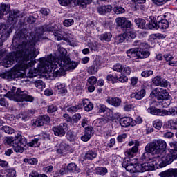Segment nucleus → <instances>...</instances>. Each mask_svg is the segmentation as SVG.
Returning a JSON list of instances; mask_svg holds the SVG:
<instances>
[{"label":"nucleus","instance_id":"obj_1","mask_svg":"<svg viewBox=\"0 0 177 177\" xmlns=\"http://www.w3.org/2000/svg\"><path fill=\"white\" fill-rule=\"evenodd\" d=\"M13 38V42H18V46L16 52L6 55L3 60V66L6 68L12 67L13 63L16 62L17 64L12 68L11 71L6 73H0V77L8 81H13L21 75V71L27 70L28 67L34 66L35 57L38 56L39 52L35 50V43L31 40L30 32L26 29H24L16 32Z\"/></svg>","mask_w":177,"mask_h":177},{"label":"nucleus","instance_id":"obj_2","mask_svg":"<svg viewBox=\"0 0 177 177\" xmlns=\"http://www.w3.org/2000/svg\"><path fill=\"white\" fill-rule=\"evenodd\" d=\"M40 66L44 73L50 74L53 77H62L66 73V69L60 58L55 59L52 55L40 58Z\"/></svg>","mask_w":177,"mask_h":177},{"label":"nucleus","instance_id":"obj_3","mask_svg":"<svg viewBox=\"0 0 177 177\" xmlns=\"http://www.w3.org/2000/svg\"><path fill=\"white\" fill-rule=\"evenodd\" d=\"M135 48H131L127 51V55L130 59H146L150 56V52L145 50L146 44L141 42L140 40L135 41L133 44Z\"/></svg>","mask_w":177,"mask_h":177},{"label":"nucleus","instance_id":"obj_4","mask_svg":"<svg viewBox=\"0 0 177 177\" xmlns=\"http://www.w3.org/2000/svg\"><path fill=\"white\" fill-rule=\"evenodd\" d=\"M123 168H125L128 172H146V171H154L156 167L149 163L133 164L131 162H123L122 164Z\"/></svg>","mask_w":177,"mask_h":177},{"label":"nucleus","instance_id":"obj_5","mask_svg":"<svg viewBox=\"0 0 177 177\" xmlns=\"http://www.w3.org/2000/svg\"><path fill=\"white\" fill-rule=\"evenodd\" d=\"M15 91H16V87H12L6 96L15 102H34V97L28 95L27 91H23L20 88H17L16 92Z\"/></svg>","mask_w":177,"mask_h":177},{"label":"nucleus","instance_id":"obj_6","mask_svg":"<svg viewBox=\"0 0 177 177\" xmlns=\"http://www.w3.org/2000/svg\"><path fill=\"white\" fill-rule=\"evenodd\" d=\"M6 143L11 145L15 147V151L16 153H23L24 147L27 146V140L21 136V134L17 133L15 138L9 137L6 139Z\"/></svg>","mask_w":177,"mask_h":177},{"label":"nucleus","instance_id":"obj_7","mask_svg":"<svg viewBox=\"0 0 177 177\" xmlns=\"http://www.w3.org/2000/svg\"><path fill=\"white\" fill-rule=\"evenodd\" d=\"M57 55L58 59L62 62L65 71L67 70H74L78 66L75 62H71L68 55H67V50L64 48L57 46Z\"/></svg>","mask_w":177,"mask_h":177},{"label":"nucleus","instance_id":"obj_8","mask_svg":"<svg viewBox=\"0 0 177 177\" xmlns=\"http://www.w3.org/2000/svg\"><path fill=\"white\" fill-rule=\"evenodd\" d=\"M160 17H157L156 18L153 16L150 17V21L148 24V28L149 30H153L154 28H156V30H158V28H160L161 30H167L169 27V23L167 19H161L158 21V18Z\"/></svg>","mask_w":177,"mask_h":177},{"label":"nucleus","instance_id":"obj_9","mask_svg":"<svg viewBox=\"0 0 177 177\" xmlns=\"http://www.w3.org/2000/svg\"><path fill=\"white\" fill-rule=\"evenodd\" d=\"M156 158H158V160H160L158 163L159 168H164V167H167V165L172 164V162H174V160H176L177 157L176 155L173 152L166 151L165 156L162 157H156Z\"/></svg>","mask_w":177,"mask_h":177},{"label":"nucleus","instance_id":"obj_10","mask_svg":"<svg viewBox=\"0 0 177 177\" xmlns=\"http://www.w3.org/2000/svg\"><path fill=\"white\" fill-rule=\"evenodd\" d=\"M118 27H120L122 31H129L132 29V22L126 17H118L115 19Z\"/></svg>","mask_w":177,"mask_h":177},{"label":"nucleus","instance_id":"obj_11","mask_svg":"<svg viewBox=\"0 0 177 177\" xmlns=\"http://www.w3.org/2000/svg\"><path fill=\"white\" fill-rule=\"evenodd\" d=\"M154 95L158 100H162V102L171 100V95H169L167 90L162 88H157L154 90Z\"/></svg>","mask_w":177,"mask_h":177},{"label":"nucleus","instance_id":"obj_12","mask_svg":"<svg viewBox=\"0 0 177 177\" xmlns=\"http://www.w3.org/2000/svg\"><path fill=\"white\" fill-rule=\"evenodd\" d=\"M52 130L55 136H59V138H62L66 135V132L67 131V124L66 123H61L57 127H53Z\"/></svg>","mask_w":177,"mask_h":177},{"label":"nucleus","instance_id":"obj_13","mask_svg":"<svg viewBox=\"0 0 177 177\" xmlns=\"http://www.w3.org/2000/svg\"><path fill=\"white\" fill-rule=\"evenodd\" d=\"M145 151L149 152L151 154L155 155V158H157L158 156H160V152L158 151V146L157 145V141H153L149 142L145 146Z\"/></svg>","mask_w":177,"mask_h":177},{"label":"nucleus","instance_id":"obj_14","mask_svg":"<svg viewBox=\"0 0 177 177\" xmlns=\"http://www.w3.org/2000/svg\"><path fill=\"white\" fill-rule=\"evenodd\" d=\"M159 155H158L156 157H164L165 154H167V142L162 140H159L156 141Z\"/></svg>","mask_w":177,"mask_h":177},{"label":"nucleus","instance_id":"obj_15","mask_svg":"<svg viewBox=\"0 0 177 177\" xmlns=\"http://www.w3.org/2000/svg\"><path fill=\"white\" fill-rule=\"evenodd\" d=\"M50 122V118L46 115L39 117L34 122L35 127H44L45 124H49Z\"/></svg>","mask_w":177,"mask_h":177},{"label":"nucleus","instance_id":"obj_16","mask_svg":"<svg viewBox=\"0 0 177 177\" xmlns=\"http://www.w3.org/2000/svg\"><path fill=\"white\" fill-rule=\"evenodd\" d=\"M152 82L156 85V86H162V88H167L168 85H169V82H168L165 79H162L161 76L155 77L152 80Z\"/></svg>","mask_w":177,"mask_h":177},{"label":"nucleus","instance_id":"obj_17","mask_svg":"<svg viewBox=\"0 0 177 177\" xmlns=\"http://www.w3.org/2000/svg\"><path fill=\"white\" fill-rule=\"evenodd\" d=\"M160 177H177V168H170L159 173Z\"/></svg>","mask_w":177,"mask_h":177},{"label":"nucleus","instance_id":"obj_18","mask_svg":"<svg viewBox=\"0 0 177 177\" xmlns=\"http://www.w3.org/2000/svg\"><path fill=\"white\" fill-rule=\"evenodd\" d=\"M120 124L121 127H123L124 128H127V127H133L135 125V122H133V119L130 117H124L122 118L119 120Z\"/></svg>","mask_w":177,"mask_h":177},{"label":"nucleus","instance_id":"obj_19","mask_svg":"<svg viewBox=\"0 0 177 177\" xmlns=\"http://www.w3.org/2000/svg\"><path fill=\"white\" fill-rule=\"evenodd\" d=\"M97 10L100 15L104 16L106 13H110L113 10V6L106 5V6H100L97 8Z\"/></svg>","mask_w":177,"mask_h":177},{"label":"nucleus","instance_id":"obj_20","mask_svg":"<svg viewBox=\"0 0 177 177\" xmlns=\"http://www.w3.org/2000/svg\"><path fill=\"white\" fill-rule=\"evenodd\" d=\"M10 12V5L1 3L0 5V19Z\"/></svg>","mask_w":177,"mask_h":177},{"label":"nucleus","instance_id":"obj_21","mask_svg":"<svg viewBox=\"0 0 177 177\" xmlns=\"http://www.w3.org/2000/svg\"><path fill=\"white\" fill-rule=\"evenodd\" d=\"M97 157V151L96 150H89L88 151L84 156V160H88L92 161Z\"/></svg>","mask_w":177,"mask_h":177},{"label":"nucleus","instance_id":"obj_22","mask_svg":"<svg viewBox=\"0 0 177 177\" xmlns=\"http://www.w3.org/2000/svg\"><path fill=\"white\" fill-rule=\"evenodd\" d=\"M107 103H109V104H111V106H114V107H118L119 106L121 105V99L115 97H109L106 100Z\"/></svg>","mask_w":177,"mask_h":177},{"label":"nucleus","instance_id":"obj_23","mask_svg":"<svg viewBox=\"0 0 177 177\" xmlns=\"http://www.w3.org/2000/svg\"><path fill=\"white\" fill-rule=\"evenodd\" d=\"M148 113L153 114V115H160L164 117V110L161 111L160 109H157L154 106H151L147 109Z\"/></svg>","mask_w":177,"mask_h":177},{"label":"nucleus","instance_id":"obj_24","mask_svg":"<svg viewBox=\"0 0 177 177\" xmlns=\"http://www.w3.org/2000/svg\"><path fill=\"white\" fill-rule=\"evenodd\" d=\"M139 150V148L137 147H133L131 149H129L125 152L126 157H128L129 158H133L134 156H136V153H138V151Z\"/></svg>","mask_w":177,"mask_h":177},{"label":"nucleus","instance_id":"obj_25","mask_svg":"<svg viewBox=\"0 0 177 177\" xmlns=\"http://www.w3.org/2000/svg\"><path fill=\"white\" fill-rule=\"evenodd\" d=\"M55 91H57L59 95L66 93V92H67V89H66V84L62 83L55 84Z\"/></svg>","mask_w":177,"mask_h":177},{"label":"nucleus","instance_id":"obj_26","mask_svg":"<svg viewBox=\"0 0 177 177\" xmlns=\"http://www.w3.org/2000/svg\"><path fill=\"white\" fill-rule=\"evenodd\" d=\"M134 23L137 26L138 28L141 30H145L146 28V20L141 18H137L134 19Z\"/></svg>","mask_w":177,"mask_h":177},{"label":"nucleus","instance_id":"obj_27","mask_svg":"<svg viewBox=\"0 0 177 177\" xmlns=\"http://www.w3.org/2000/svg\"><path fill=\"white\" fill-rule=\"evenodd\" d=\"M82 104L85 111H91V110H93V104L89 100L86 99L83 100Z\"/></svg>","mask_w":177,"mask_h":177},{"label":"nucleus","instance_id":"obj_28","mask_svg":"<svg viewBox=\"0 0 177 177\" xmlns=\"http://www.w3.org/2000/svg\"><path fill=\"white\" fill-rule=\"evenodd\" d=\"M73 35L70 33H66L64 35V41H66V42H68L71 45V46H77L78 44L77 42H73Z\"/></svg>","mask_w":177,"mask_h":177},{"label":"nucleus","instance_id":"obj_29","mask_svg":"<svg viewBox=\"0 0 177 177\" xmlns=\"http://www.w3.org/2000/svg\"><path fill=\"white\" fill-rule=\"evenodd\" d=\"M17 17H20V12L17 10H15L10 14L8 20L9 21H14V23H16V21H17Z\"/></svg>","mask_w":177,"mask_h":177},{"label":"nucleus","instance_id":"obj_30","mask_svg":"<svg viewBox=\"0 0 177 177\" xmlns=\"http://www.w3.org/2000/svg\"><path fill=\"white\" fill-rule=\"evenodd\" d=\"M145 95H146V91L145 89H141L138 92L132 93L131 97H135L137 100H140L145 97Z\"/></svg>","mask_w":177,"mask_h":177},{"label":"nucleus","instance_id":"obj_31","mask_svg":"<svg viewBox=\"0 0 177 177\" xmlns=\"http://www.w3.org/2000/svg\"><path fill=\"white\" fill-rule=\"evenodd\" d=\"M98 70H99V66H97V64L93 63V66L88 67V68L87 70V73L92 75L93 74H96V73H97Z\"/></svg>","mask_w":177,"mask_h":177},{"label":"nucleus","instance_id":"obj_32","mask_svg":"<svg viewBox=\"0 0 177 177\" xmlns=\"http://www.w3.org/2000/svg\"><path fill=\"white\" fill-rule=\"evenodd\" d=\"M0 129L1 131H3L6 133L8 135H12V133H15V129L9 126H3L0 124Z\"/></svg>","mask_w":177,"mask_h":177},{"label":"nucleus","instance_id":"obj_33","mask_svg":"<svg viewBox=\"0 0 177 177\" xmlns=\"http://www.w3.org/2000/svg\"><path fill=\"white\" fill-rule=\"evenodd\" d=\"M165 115H177V109L175 108H170L168 111L164 110L163 117H165Z\"/></svg>","mask_w":177,"mask_h":177},{"label":"nucleus","instance_id":"obj_34","mask_svg":"<svg viewBox=\"0 0 177 177\" xmlns=\"http://www.w3.org/2000/svg\"><path fill=\"white\" fill-rule=\"evenodd\" d=\"M111 37H113L111 33H110V32H105V33L102 34L100 35V39L101 41H106V42H110V41H111Z\"/></svg>","mask_w":177,"mask_h":177},{"label":"nucleus","instance_id":"obj_35","mask_svg":"<svg viewBox=\"0 0 177 177\" xmlns=\"http://www.w3.org/2000/svg\"><path fill=\"white\" fill-rule=\"evenodd\" d=\"M92 0H77V4L81 8H86L87 5H91Z\"/></svg>","mask_w":177,"mask_h":177},{"label":"nucleus","instance_id":"obj_36","mask_svg":"<svg viewBox=\"0 0 177 177\" xmlns=\"http://www.w3.org/2000/svg\"><path fill=\"white\" fill-rule=\"evenodd\" d=\"M106 80L109 82H111L112 84H116L118 82V77L113 75H108L106 76Z\"/></svg>","mask_w":177,"mask_h":177},{"label":"nucleus","instance_id":"obj_37","mask_svg":"<svg viewBox=\"0 0 177 177\" xmlns=\"http://www.w3.org/2000/svg\"><path fill=\"white\" fill-rule=\"evenodd\" d=\"M58 2L62 6H68V5L75 3V0H58Z\"/></svg>","mask_w":177,"mask_h":177},{"label":"nucleus","instance_id":"obj_38","mask_svg":"<svg viewBox=\"0 0 177 177\" xmlns=\"http://www.w3.org/2000/svg\"><path fill=\"white\" fill-rule=\"evenodd\" d=\"M95 172L97 174V175H106V174H107L108 171H107V168L106 167H97L95 169Z\"/></svg>","mask_w":177,"mask_h":177},{"label":"nucleus","instance_id":"obj_39","mask_svg":"<svg viewBox=\"0 0 177 177\" xmlns=\"http://www.w3.org/2000/svg\"><path fill=\"white\" fill-rule=\"evenodd\" d=\"M34 84L38 89H44L45 88V82L42 80H36L34 82Z\"/></svg>","mask_w":177,"mask_h":177},{"label":"nucleus","instance_id":"obj_40","mask_svg":"<svg viewBox=\"0 0 177 177\" xmlns=\"http://www.w3.org/2000/svg\"><path fill=\"white\" fill-rule=\"evenodd\" d=\"M126 39H127L126 34L119 35L115 38V42L116 44H122V42H124V41H125Z\"/></svg>","mask_w":177,"mask_h":177},{"label":"nucleus","instance_id":"obj_41","mask_svg":"<svg viewBox=\"0 0 177 177\" xmlns=\"http://www.w3.org/2000/svg\"><path fill=\"white\" fill-rule=\"evenodd\" d=\"M39 145H41V143H39V138H35L28 143L30 147H38Z\"/></svg>","mask_w":177,"mask_h":177},{"label":"nucleus","instance_id":"obj_42","mask_svg":"<svg viewBox=\"0 0 177 177\" xmlns=\"http://www.w3.org/2000/svg\"><path fill=\"white\" fill-rule=\"evenodd\" d=\"M170 147L171 148V153L175 154L177 157V142L173 141L170 142Z\"/></svg>","mask_w":177,"mask_h":177},{"label":"nucleus","instance_id":"obj_43","mask_svg":"<svg viewBox=\"0 0 177 177\" xmlns=\"http://www.w3.org/2000/svg\"><path fill=\"white\" fill-rule=\"evenodd\" d=\"M53 35L55 39H56L57 41H62V39H64V35H62L59 30L54 32Z\"/></svg>","mask_w":177,"mask_h":177},{"label":"nucleus","instance_id":"obj_44","mask_svg":"<svg viewBox=\"0 0 177 177\" xmlns=\"http://www.w3.org/2000/svg\"><path fill=\"white\" fill-rule=\"evenodd\" d=\"M47 111L48 114H52V113H56L57 111V106L55 104H51L48 106Z\"/></svg>","mask_w":177,"mask_h":177},{"label":"nucleus","instance_id":"obj_45","mask_svg":"<svg viewBox=\"0 0 177 177\" xmlns=\"http://www.w3.org/2000/svg\"><path fill=\"white\" fill-rule=\"evenodd\" d=\"M113 10L116 15H121L122 13H125V8L121 6H115Z\"/></svg>","mask_w":177,"mask_h":177},{"label":"nucleus","instance_id":"obj_46","mask_svg":"<svg viewBox=\"0 0 177 177\" xmlns=\"http://www.w3.org/2000/svg\"><path fill=\"white\" fill-rule=\"evenodd\" d=\"M66 138L69 142H74V140L77 138L75 135H74V133L73 131H68L66 134Z\"/></svg>","mask_w":177,"mask_h":177},{"label":"nucleus","instance_id":"obj_47","mask_svg":"<svg viewBox=\"0 0 177 177\" xmlns=\"http://www.w3.org/2000/svg\"><path fill=\"white\" fill-rule=\"evenodd\" d=\"M122 68H124V66L121 64H116L113 66V70L118 73H122Z\"/></svg>","mask_w":177,"mask_h":177},{"label":"nucleus","instance_id":"obj_48","mask_svg":"<svg viewBox=\"0 0 177 177\" xmlns=\"http://www.w3.org/2000/svg\"><path fill=\"white\" fill-rule=\"evenodd\" d=\"M24 162L30 164V165H35L38 162V160L35 158H25L24 159Z\"/></svg>","mask_w":177,"mask_h":177},{"label":"nucleus","instance_id":"obj_49","mask_svg":"<svg viewBox=\"0 0 177 177\" xmlns=\"http://www.w3.org/2000/svg\"><path fill=\"white\" fill-rule=\"evenodd\" d=\"M153 72L152 70H145L141 73V75L144 77V78H147L150 77V75H153Z\"/></svg>","mask_w":177,"mask_h":177},{"label":"nucleus","instance_id":"obj_50","mask_svg":"<svg viewBox=\"0 0 177 177\" xmlns=\"http://www.w3.org/2000/svg\"><path fill=\"white\" fill-rule=\"evenodd\" d=\"M150 38L152 39H161L165 38V36L161 33H156L151 35Z\"/></svg>","mask_w":177,"mask_h":177},{"label":"nucleus","instance_id":"obj_51","mask_svg":"<svg viewBox=\"0 0 177 177\" xmlns=\"http://www.w3.org/2000/svg\"><path fill=\"white\" fill-rule=\"evenodd\" d=\"M0 106L5 107V109L9 108V103L5 98H2L1 96H0Z\"/></svg>","mask_w":177,"mask_h":177},{"label":"nucleus","instance_id":"obj_52","mask_svg":"<svg viewBox=\"0 0 177 177\" xmlns=\"http://www.w3.org/2000/svg\"><path fill=\"white\" fill-rule=\"evenodd\" d=\"M131 68L129 66H123V68L122 70V74L123 75H129L131 74Z\"/></svg>","mask_w":177,"mask_h":177},{"label":"nucleus","instance_id":"obj_53","mask_svg":"<svg viewBox=\"0 0 177 177\" xmlns=\"http://www.w3.org/2000/svg\"><path fill=\"white\" fill-rule=\"evenodd\" d=\"M153 127L156 128V129H158L160 131L161 129V127H162V122L160 120H155L153 122Z\"/></svg>","mask_w":177,"mask_h":177},{"label":"nucleus","instance_id":"obj_54","mask_svg":"<svg viewBox=\"0 0 177 177\" xmlns=\"http://www.w3.org/2000/svg\"><path fill=\"white\" fill-rule=\"evenodd\" d=\"M149 154L151 153L147 151H145V152L141 156V160H142V162L149 161V160H150V158H149Z\"/></svg>","mask_w":177,"mask_h":177},{"label":"nucleus","instance_id":"obj_55","mask_svg":"<svg viewBox=\"0 0 177 177\" xmlns=\"http://www.w3.org/2000/svg\"><path fill=\"white\" fill-rule=\"evenodd\" d=\"M63 24L65 27H71V26H73V24H74V19H65L63 22Z\"/></svg>","mask_w":177,"mask_h":177},{"label":"nucleus","instance_id":"obj_56","mask_svg":"<svg viewBox=\"0 0 177 177\" xmlns=\"http://www.w3.org/2000/svg\"><path fill=\"white\" fill-rule=\"evenodd\" d=\"M93 128L91 127H87L85 128V134L88 136L90 138H92V135H93Z\"/></svg>","mask_w":177,"mask_h":177},{"label":"nucleus","instance_id":"obj_57","mask_svg":"<svg viewBox=\"0 0 177 177\" xmlns=\"http://www.w3.org/2000/svg\"><path fill=\"white\" fill-rule=\"evenodd\" d=\"M87 81L90 85H95L96 82H97V78L95 76H91Z\"/></svg>","mask_w":177,"mask_h":177},{"label":"nucleus","instance_id":"obj_58","mask_svg":"<svg viewBox=\"0 0 177 177\" xmlns=\"http://www.w3.org/2000/svg\"><path fill=\"white\" fill-rule=\"evenodd\" d=\"M21 120L23 121H26V120L31 117V113H30V111L24 112L23 113H21Z\"/></svg>","mask_w":177,"mask_h":177},{"label":"nucleus","instance_id":"obj_59","mask_svg":"<svg viewBox=\"0 0 177 177\" xmlns=\"http://www.w3.org/2000/svg\"><path fill=\"white\" fill-rule=\"evenodd\" d=\"M103 27L104 28H111L113 27V21H106L102 23Z\"/></svg>","mask_w":177,"mask_h":177},{"label":"nucleus","instance_id":"obj_60","mask_svg":"<svg viewBox=\"0 0 177 177\" xmlns=\"http://www.w3.org/2000/svg\"><path fill=\"white\" fill-rule=\"evenodd\" d=\"M29 177H48L46 174H39L36 171H32L29 174Z\"/></svg>","mask_w":177,"mask_h":177},{"label":"nucleus","instance_id":"obj_61","mask_svg":"<svg viewBox=\"0 0 177 177\" xmlns=\"http://www.w3.org/2000/svg\"><path fill=\"white\" fill-rule=\"evenodd\" d=\"M77 110H80V106L78 105L71 106L67 109V111H68L69 113H75V111H77Z\"/></svg>","mask_w":177,"mask_h":177},{"label":"nucleus","instance_id":"obj_62","mask_svg":"<svg viewBox=\"0 0 177 177\" xmlns=\"http://www.w3.org/2000/svg\"><path fill=\"white\" fill-rule=\"evenodd\" d=\"M106 117L107 120L109 121H114V118L113 117V112L110 111H107L106 113Z\"/></svg>","mask_w":177,"mask_h":177},{"label":"nucleus","instance_id":"obj_63","mask_svg":"<svg viewBox=\"0 0 177 177\" xmlns=\"http://www.w3.org/2000/svg\"><path fill=\"white\" fill-rule=\"evenodd\" d=\"M6 177H16V170L12 169L8 170Z\"/></svg>","mask_w":177,"mask_h":177},{"label":"nucleus","instance_id":"obj_64","mask_svg":"<svg viewBox=\"0 0 177 177\" xmlns=\"http://www.w3.org/2000/svg\"><path fill=\"white\" fill-rule=\"evenodd\" d=\"M99 111L100 113H105V111H110V109L106 106V105H100L99 107Z\"/></svg>","mask_w":177,"mask_h":177}]
</instances>
